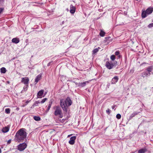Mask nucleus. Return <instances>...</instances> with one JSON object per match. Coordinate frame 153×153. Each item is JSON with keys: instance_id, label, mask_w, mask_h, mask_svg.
Returning <instances> with one entry per match:
<instances>
[{"instance_id": "obj_1", "label": "nucleus", "mask_w": 153, "mask_h": 153, "mask_svg": "<svg viewBox=\"0 0 153 153\" xmlns=\"http://www.w3.org/2000/svg\"><path fill=\"white\" fill-rule=\"evenodd\" d=\"M27 133L26 129L22 128L19 130L16 133L15 136V140L18 143L23 142L25 139H26Z\"/></svg>"}, {"instance_id": "obj_2", "label": "nucleus", "mask_w": 153, "mask_h": 153, "mask_svg": "<svg viewBox=\"0 0 153 153\" xmlns=\"http://www.w3.org/2000/svg\"><path fill=\"white\" fill-rule=\"evenodd\" d=\"M72 102L70 98L68 97L65 100L61 99L60 101V105L63 110L66 112L68 107L71 106Z\"/></svg>"}, {"instance_id": "obj_3", "label": "nucleus", "mask_w": 153, "mask_h": 153, "mask_svg": "<svg viewBox=\"0 0 153 153\" xmlns=\"http://www.w3.org/2000/svg\"><path fill=\"white\" fill-rule=\"evenodd\" d=\"M55 110L54 112V114L56 116L59 115V117L62 118L63 117L61 109L59 105L54 106L53 107Z\"/></svg>"}, {"instance_id": "obj_4", "label": "nucleus", "mask_w": 153, "mask_h": 153, "mask_svg": "<svg viewBox=\"0 0 153 153\" xmlns=\"http://www.w3.org/2000/svg\"><path fill=\"white\" fill-rule=\"evenodd\" d=\"M117 64V62H114V64L110 62H106L105 66L106 67L109 69H111L113 68L114 66L115 67Z\"/></svg>"}, {"instance_id": "obj_5", "label": "nucleus", "mask_w": 153, "mask_h": 153, "mask_svg": "<svg viewBox=\"0 0 153 153\" xmlns=\"http://www.w3.org/2000/svg\"><path fill=\"white\" fill-rule=\"evenodd\" d=\"M27 147V144L25 143H21L18 146V149L20 151L24 150Z\"/></svg>"}, {"instance_id": "obj_6", "label": "nucleus", "mask_w": 153, "mask_h": 153, "mask_svg": "<svg viewBox=\"0 0 153 153\" xmlns=\"http://www.w3.org/2000/svg\"><path fill=\"white\" fill-rule=\"evenodd\" d=\"M29 79L27 77H25L22 78L21 82L23 83L25 85H28Z\"/></svg>"}, {"instance_id": "obj_7", "label": "nucleus", "mask_w": 153, "mask_h": 153, "mask_svg": "<svg viewBox=\"0 0 153 153\" xmlns=\"http://www.w3.org/2000/svg\"><path fill=\"white\" fill-rule=\"evenodd\" d=\"M76 139V137L75 136H73L71 137L70 140L69 141V143L71 145H74L75 142V140Z\"/></svg>"}, {"instance_id": "obj_8", "label": "nucleus", "mask_w": 153, "mask_h": 153, "mask_svg": "<svg viewBox=\"0 0 153 153\" xmlns=\"http://www.w3.org/2000/svg\"><path fill=\"white\" fill-rule=\"evenodd\" d=\"M146 71L149 73L150 75L153 74V67L150 66L148 67L146 69Z\"/></svg>"}, {"instance_id": "obj_9", "label": "nucleus", "mask_w": 153, "mask_h": 153, "mask_svg": "<svg viewBox=\"0 0 153 153\" xmlns=\"http://www.w3.org/2000/svg\"><path fill=\"white\" fill-rule=\"evenodd\" d=\"M90 81H87L83 82H79L78 84V86L81 87H83L85 86L87 84L89 83Z\"/></svg>"}, {"instance_id": "obj_10", "label": "nucleus", "mask_w": 153, "mask_h": 153, "mask_svg": "<svg viewBox=\"0 0 153 153\" xmlns=\"http://www.w3.org/2000/svg\"><path fill=\"white\" fill-rule=\"evenodd\" d=\"M76 11L75 7L73 6L72 4H71L70 6V12L71 14L74 13Z\"/></svg>"}, {"instance_id": "obj_11", "label": "nucleus", "mask_w": 153, "mask_h": 153, "mask_svg": "<svg viewBox=\"0 0 153 153\" xmlns=\"http://www.w3.org/2000/svg\"><path fill=\"white\" fill-rule=\"evenodd\" d=\"M119 79V78L117 76H115L113 78L111 81V84H115L118 81Z\"/></svg>"}, {"instance_id": "obj_12", "label": "nucleus", "mask_w": 153, "mask_h": 153, "mask_svg": "<svg viewBox=\"0 0 153 153\" xmlns=\"http://www.w3.org/2000/svg\"><path fill=\"white\" fill-rule=\"evenodd\" d=\"M153 11V8L149 7L147 9L146 11L147 13V15H149L151 14Z\"/></svg>"}, {"instance_id": "obj_13", "label": "nucleus", "mask_w": 153, "mask_h": 153, "mask_svg": "<svg viewBox=\"0 0 153 153\" xmlns=\"http://www.w3.org/2000/svg\"><path fill=\"white\" fill-rule=\"evenodd\" d=\"M150 75L149 73H148L146 71L144 72L142 74V76L143 77H147L150 76Z\"/></svg>"}, {"instance_id": "obj_14", "label": "nucleus", "mask_w": 153, "mask_h": 153, "mask_svg": "<svg viewBox=\"0 0 153 153\" xmlns=\"http://www.w3.org/2000/svg\"><path fill=\"white\" fill-rule=\"evenodd\" d=\"M44 91L43 90H41L39 91L37 94V96L38 97L41 98V97L43 94Z\"/></svg>"}, {"instance_id": "obj_15", "label": "nucleus", "mask_w": 153, "mask_h": 153, "mask_svg": "<svg viewBox=\"0 0 153 153\" xmlns=\"http://www.w3.org/2000/svg\"><path fill=\"white\" fill-rule=\"evenodd\" d=\"M12 42L13 43L17 44L19 42V40L18 38H15L12 39Z\"/></svg>"}, {"instance_id": "obj_16", "label": "nucleus", "mask_w": 153, "mask_h": 153, "mask_svg": "<svg viewBox=\"0 0 153 153\" xmlns=\"http://www.w3.org/2000/svg\"><path fill=\"white\" fill-rule=\"evenodd\" d=\"M140 113V112L135 111L130 116L129 119H132L133 117H134L135 115H137Z\"/></svg>"}, {"instance_id": "obj_17", "label": "nucleus", "mask_w": 153, "mask_h": 153, "mask_svg": "<svg viewBox=\"0 0 153 153\" xmlns=\"http://www.w3.org/2000/svg\"><path fill=\"white\" fill-rule=\"evenodd\" d=\"M148 15L146 11H143L141 14L142 17L143 18H145Z\"/></svg>"}, {"instance_id": "obj_18", "label": "nucleus", "mask_w": 153, "mask_h": 153, "mask_svg": "<svg viewBox=\"0 0 153 153\" xmlns=\"http://www.w3.org/2000/svg\"><path fill=\"white\" fill-rule=\"evenodd\" d=\"M41 76L40 75H38L36 77L35 79V82L37 83L39 81L40 79Z\"/></svg>"}, {"instance_id": "obj_19", "label": "nucleus", "mask_w": 153, "mask_h": 153, "mask_svg": "<svg viewBox=\"0 0 153 153\" xmlns=\"http://www.w3.org/2000/svg\"><path fill=\"white\" fill-rule=\"evenodd\" d=\"M147 151V150L144 148V149H142L138 151V153H145Z\"/></svg>"}, {"instance_id": "obj_20", "label": "nucleus", "mask_w": 153, "mask_h": 153, "mask_svg": "<svg viewBox=\"0 0 153 153\" xmlns=\"http://www.w3.org/2000/svg\"><path fill=\"white\" fill-rule=\"evenodd\" d=\"M0 71L1 73L4 74L6 71V69L4 67H2Z\"/></svg>"}, {"instance_id": "obj_21", "label": "nucleus", "mask_w": 153, "mask_h": 153, "mask_svg": "<svg viewBox=\"0 0 153 153\" xmlns=\"http://www.w3.org/2000/svg\"><path fill=\"white\" fill-rule=\"evenodd\" d=\"M100 49V47H98V48H96L94 49L92 51V54H95V53L97 52L99 50V49Z\"/></svg>"}, {"instance_id": "obj_22", "label": "nucleus", "mask_w": 153, "mask_h": 153, "mask_svg": "<svg viewBox=\"0 0 153 153\" xmlns=\"http://www.w3.org/2000/svg\"><path fill=\"white\" fill-rule=\"evenodd\" d=\"M9 130V128L7 127H5L2 129V132L4 133L7 132Z\"/></svg>"}, {"instance_id": "obj_23", "label": "nucleus", "mask_w": 153, "mask_h": 153, "mask_svg": "<svg viewBox=\"0 0 153 153\" xmlns=\"http://www.w3.org/2000/svg\"><path fill=\"white\" fill-rule=\"evenodd\" d=\"M33 118L36 121H39L40 120V118L39 116H34Z\"/></svg>"}, {"instance_id": "obj_24", "label": "nucleus", "mask_w": 153, "mask_h": 153, "mask_svg": "<svg viewBox=\"0 0 153 153\" xmlns=\"http://www.w3.org/2000/svg\"><path fill=\"white\" fill-rule=\"evenodd\" d=\"M52 102L51 101H49V104L48 105V108L47 109V110L48 111L49 110V109H50V108H51V105H52Z\"/></svg>"}, {"instance_id": "obj_25", "label": "nucleus", "mask_w": 153, "mask_h": 153, "mask_svg": "<svg viewBox=\"0 0 153 153\" xmlns=\"http://www.w3.org/2000/svg\"><path fill=\"white\" fill-rule=\"evenodd\" d=\"M105 34V32L103 31L102 30H101V31L100 33V35L102 37H103L104 36Z\"/></svg>"}, {"instance_id": "obj_26", "label": "nucleus", "mask_w": 153, "mask_h": 153, "mask_svg": "<svg viewBox=\"0 0 153 153\" xmlns=\"http://www.w3.org/2000/svg\"><path fill=\"white\" fill-rule=\"evenodd\" d=\"M5 112L7 114H9L10 112V109L9 108H7L5 109Z\"/></svg>"}, {"instance_id": "obj_27", "label": "nucleus", "mask_w": 153, "mask_h": 153, "mask_svg": "<svg viewBox=\"0 0 153 153\" xmlns=\"http://www.w3.org/2000/svg\"><path fill=\"white\" fill-rule=\"evenodd\" d=\"M28 87V85H25V86L23 87V90L24 91H26Z\"/></svg>"}, {"instance_id": "obj_28", "label": "nucleus", "mask_w": 153, "mask_h": 153, "mask_svg": "<svg viewBox=\"0 0 153 153\" xmlns=\"http://www.w3.org/2000/svg\"><path fill=\"white\" fill-rule=\"evenodd\" d=\"M39 103V102L38 101H36L33 104V106H37V105Z\"/></svg>"}, {"instance_id": "obj_29", "label": "nucleus", "mask_w": 153, "mask_h": 153, "mask_svg": "<svg viewBox=\"0 0 153 153\" xmlns=\"http://www.w3.org/2000/svg\"><path fill=\"white\" fill-rule=\"evenodd\" d=\"M117 118L118 119H120L121 117V115L120 114H117L116 115Z\"/></svg>"}, {"instance_id": "obj_30", "label": "nucleus", "mask_w": 153, "mask_h": 153, "mask_svg": "<svg viewBox=\"0 0 153 153\" xmlns=\"http://www.w3.org/2000/svg\"><path fill=\"white\" fill-rule=\"evenodd\" d=\"M115 58V56L114 55H112L111 56V59L113 61L114 60Z\"/></svg>"}, {"instance_id": "obj_31", "label": "nucleus", "mask_w": 153, "mask_h": 153, "mask_svg": "<svg viewBox=\"0 0 153 153\" xmlns=\"http://www.w3.org/2000/svg\"><path fill=\"white\" fill-rule=\"evenodd\" d=\"M47 99L46 98H45L43 99L40 102L41 103H43L45 102L46 100Z\"/></svg>"}, {"instance_id": "obj_32", "label": "nucleus", "mask_w": 153, "mask_h": 153, "mask_svg": "<svg viewBox=\"0 0 153 153\" xmlns=\"http://www.w3.org/2000/svg\"><path fill=\"white\" fill-rule=\"evenodd\" d=\"M148 27H149V28H151V27H153V23L149 24L148 25Z\"/></svg>"}, {"instance_id": "obj_33", "label": "nucleus", "mask_w": 153, "mask_h": 153, "mask_svg": "<svg viewBox=\"0 0 153 153\" xmlns=\"http://www.w3.org/2000/svg\"><path fill=\"white\" fill-rule=\"evenodd\" d=\"M120 54V52L118 51H116L115 52V55L117 56Z\"/></svg>"}, {"instance_id": "obj_34", "label": "nucleus", "mask_w": 153, "mask_h": 153, "mask_svg": "<svg viewBox=\"0 0 153 153\" xmlns=\"http://www.w3.org/2000/svg\"><path fill=\"white\" fill-rule=\"evenodd\" d=\"M106 112L107 113H108V114H109L110 113V110L108 108L106 111Z\"/></svg>"}, {"instance_id": "obj_35", "label": "nucleus", "mask_w": 153, "mask_h": 153, "mask_svg": "<svg viewBox=\"0 0 153 153\" xmlns=\"http://www.w3.org/2000/svg\"><path fill=\"white\" fill-rule=\"evenodd\" d=\"M11 139L8 140L7 142V145L10 144L11 143Z\"/></svg>"}, {"instance_id": "obj_36", "label": "nucleus", "mask_w": 153, "mask_h": 153, "mask_svg": "<svg viewBox=\"0 0 153 153\" xmlns=\"http://www.w3.org/2000/svg\"><path fill=\"white\" fill-rule=\"evenodd\" d=\"M4 9L1 8H0V14L3 11Z\"/></svg>"}, {"instance_id": "obj_37", "label": "nucleus", "mask_w": 153, "mask_h": 153, "mask_svg": "<svg viewBox=\"0 0 153 153\" xmlns=\"http://www.w3.org/2000/svg\"><path fill=\"white\" fill-rule=\"evenodd\" d=\"M52 62H49V63L48 64H47V66H50V65L51 64V63H52Z\"/></svg>"}, {"instance_id": "obj_38", "label": "nucleus", "mask_w": 153, "mask_h": 153, "mask_svg": "<svg viewBox=\"0 0 153 153\" xmlns=\"http://www.w3.org/2000/svg\"><path fill=\"white\" fill-rule=\"evenodd\" d=\"M110 38V37H106L105 38V39H106V40H107V39H109Z\"/></svg>"}, {"instance_id": "obj_39", "label": "nucleus", "mask_w": 153, "mask_h": 153, "mask_svg": "<svg viewBox=\"0 0 153 153\" xmlns=\"http://www.w3.org/2000/svg\"><path fill=\"white\" fill-rule=\"evenodd\" d=\"M10 83V82L9 81H7L6 82V83L8 84H9Z\"/></svg>"}, {"instance_id": "obj_40", "label": "nucleus", "mask_w": 153, "mask_h": 153, "mask_svg": "<svg viewBox=\"0 0 153 153\" xmlns=\"http://www.w3.org/2000/svg\"><path fill=\"white\" fill-rule=\"evenodd\" d=\"M75 84L76 85H77L78 86L79 83H78L77 82H75Z\"/></svg>"}, {"instance_id": "obj_41", "label": "nucleus", "mask_w": 153, "mask_h": 153, "mask_svg": "<svg viewBox=\"0 0 153 153\" xmlns=\"http://www.w3.org/2000/svg\"><path fill=\"white\" fill-rule=\"evenodd\" d=\"M114 108H115V106H112V109H114Z\"/></svg>"}, {"instance_id": "obj_42", "label": "nucleus", "mask_w": 153, "mask_h": 153, "mask_svg": "<svg viewBox=\"0 0 153 153\" xmlns=\"http://www.w3.org/2000/svg\"><path fill=\"white\" fill-rule=\"evenodd\" d=\"M127 12H126V11H125V12H124V14H127Z\"/></svg>"}, {"instance_id": "obj_43", "label": "nucleus", "mask_w": 153, "mask_h": 153, "mask_svg": "<svg viewBox=\"0 0 153 153\" xmlns=\"http://www.w3.org/2000/svg\"><path fill=\"white\" fill-rule=\"evenodd\" d=\"M71 135V134L69 135L68 136V137H69Z\"/></svg>"}, {"instance_id": "obj_44", "label": "nucleus", "mask_w": 153, "mask_h": 153, "mask_svg": "<svg viewBox=\"0 0 153 153\" xmlns=\"http://www.w3.org/2000/svg\"><path fill=\"white\" fill-rule=\"evenodd\" d=\"M16 109H17V110H19V108H16Z\"/></svg>"}, {"instance_id": "obj_45", "label": "nucleus", "mask_w": 153, "mask_h": 153, "mask_svg": "<svg viewBox=\"0 0 153 153\" xmlns=\"http://www.w3.org/2000/svg\"><path fill=\"white\" fill-rule=\"evenodd\" d=\"M1 153V149L0 148V153Z\"/></svg>"}, {"instance_id": "obj_46", "label": "nucleus", "mask_w": 153, "mask_h": 153, "mask_svg": "<svg viewBox=\"0 0 153 153\" xmlns=\"http://www.w3.org/2000/svg\"><path fill=\"white\" fill-rule=\"evenodd\" d=\"M142 111L141 110H140V111Z\"/></svg>"}, {"instance_id": "obj_47", "label": "nucleus", "mask_w": 153, "mask_h": 153, "mask_svg": "<svg viewBox=\"0 0 153 153\" xmlns=\"http://www.w3.org/2000/svg\"><path fill=\"white\" fill-rule=\"evenodd\" d=\"M136 1H138V0H136Z\"/></svg>"}]
</instances>
